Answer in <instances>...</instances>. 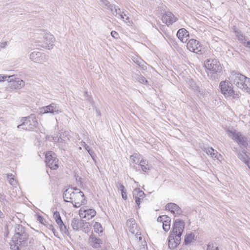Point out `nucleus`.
I'll return each mask as SVG.
<instances>
[{
	"instance_id": "obj_1",
	"label": "nucleus",
	"mask_w": 250,
	"mask_h": 250,
	"mask_svg": "<svg viewBox=\"0 0 250 250\" xmlns=\"http://www.w3.org/2000/svg\"><path fill=\"white\" fill-rule=\"evenodd\" d=\"M33 34L32 42L34 45L48 50L53 48L55 41V38L53 35L44 30H36Z\"/></svg>"
},
{
	"instance_id": "obj_2",
	"label": "nucleus",
	"mask_w": 250,
	"mask_h": 250,
	"mask_svg": "<svg viewBox=\"0 0 250 250\" xmlns=\"http://www.w3.org/2000/svg\"><path fill=\"white\" fill-rule=\"evenodd\" d=\"M28 234L25 229L21 225H16L15 226V234L9 243L10 248L13 250H18L27 244Z\"/></svg>"
},
{
	"instance_id": "obj_3",
	"label": "nucleus",
	"mask_w": 250,
	"mask_h": 250,
	"mask_svg": "<svg viewBox=\"0 0 250 250\" xmlns=\"http://www.w3.org/2000/svg\"><path fill=\"white\" fill-rule=\"evenodd\" d=\"M229 80L238 88L250 94V78L239 73L232 71L229 76Z\"/></svg>"
},
{
	"instance_id": "obj_4",
	"label": "nucleus",
	"mask_w": 250,
	"mask_h": 250,
	"mask_svg": "<svg viewBox=\"0 0 250 250\" xmlns=\"http://www.w3.org/2000/svg\"><path fill=\"white\" fill-rule=\"evenodd\" d=\"M206 67L210 72L208 76L212 80L219 79V76L222 72V66L220 62L215 59H209L205 62Z\"/></svg>"
},
{
	"instance_id": "obj_5",
	"label": "nucleus",
	"mask_w": 250,
	"mask_h": 250,
	"mask_svg": "<svg viewBox=\"0 0 250 250\" xmlns=\"http://www.w3.org/2000/svg\"><path fill=\"white\" fill-rule=\"evenodd\" d=\"M226 132L228 136L237 143L241 147H247L248 145L247 138L241 132H238L234 129H227Z\"/></svg>"
},
{
	"instance_id": "obj_6",
	"label": "nucleus",
	"mask_w": 250,
	"mask_h": 250,
	"mask_svg": "<svg viewBox=\"0 0 250 250\" xmlns=\"http://www.w3.org/2000/svg\"><path fill=\"white\" fill-rule=\"evenodd\" d=\"M232 84H233L230 81H222L220 83L221 92L225 97L235 98L237 96L238 94L233 90Z\"/></svg>"
},
{
	"instance_id": "obj_7",
	"label": "nucleus",
	"mask_w": 250,
	"mask_h": 250,
	"mask_svg": "<svg viewBox=\"0 0 250 250\" xmlns=\"http://www.w3.org/2000/svg\"><path fill=\"white\" fill-rule=\"evenodd\" d=\"M45 162L47 166L51 169H56L59 167V160L56 154L52 151L46 152Z\"/></svg>"
},
{
	"instance_id": "obj_8",
	"label": "nucleus",
	"mask_w": 250,
	"mask_h": 250,
	"mask_svg": "<svg viewBox=\"0 0 250 250\" xmlns=\"http://www.w3.org/2000/svg\"><path fill=\"white\" fill-rule=\"evenodd\" d=\"M75 208H79L86 203L84 195L82 191L74 192V195L72 197V202H70Z\"/></svg>"
},
{
	"instance_id": "obj_9",
	"label": "nucleus",
	"mask_w": 250,
	"mask_h": 250,
	"mask_svg": "<svg viewBox=\"0 0 250 250\" xmlns=\"http://www.w3.org/2000/svg\"><path fill=\"white\" fill-rule=\"evenodd\" d=\"M62 110L55 103H51L49 105L43 106L40 108V114L51 113L53 115L58 114L61 113Z\"/></svg>"
},
{
	"instance_id": "obj_10",
	"label": "nucleus",
	"mask_w": 250,
	"mask_h": 250,
	"mask_svg": "<svg viewBox=\"0 0 250 250\" xmlns=\"http://www.w3.org/2000/svg\"><path fill=\"white\" fill-rule=\"evenodd\" d=\"M181 236L170 233L168 237V247L170 250H175L180 244Z\"/></svg>"
},
{
	"instance_id": "obj_11",
	"label": "nucleus",
	"mask_w": 250,
	"mask_h": 250,
	"mask_svg": "<svg viewBox=\"0 0 250 250\" xmlns=\"http://www.w3.org/2000/svg\"><path fill=\"white\" fill-rule=\"evenodd\" d=\"M184 228V221L179 219H176L173 225L172 230L170 233L181 236Z\"/></svg>"
},
{
	"instance_id": "obj_12",
	"label": "nucleus",
	"mask_w": 250,
	"mask_h": 250,
	"mask_svg": "<svg viewBox=\"0 0 250 250\" xmlns=\"http://www.w3.org/2000/svg\"><path fill=\"white\" fill-rule=\"evenodd\" d=\"M48 59V56L43 53L36 51L32 52V61L35 62L43 63L46 62Z\"/></svg>"
},
{
	"instance_id": "obj_13",
	"label": "nucleus",
	"mask_w": 250,
	"mask_h": 250,
	"mask_svg": "<svg viewBox=\"0 0 250 250\" xmlns=\"http://www.w3.org/2000/svg\"><path fill=\"white\" fill-rule=\"evenodd\" d=\"M187 46L190 51L193 52L198 53L201 50V46L199 42L195 39H192L189 40Z\"/></svg>"
},
{
	"instance_id": "obj_14",
	"label": "nucleus",
	"mask_w": 250,
	"mask_h": 250,
	"mask_svg": "<svg viewBox=\"0 0 250 250\" xmlns=\"http://www.w3.org/2000/svg\"><path fill=\"white\" fill-rule=\"evenodd\" d=\"M162 20L164 23L169 26L176 21L177 19L171 12L167 11L163 15Z\"/></svg>"
},
{
	"instance_id": "obj_15",
	"label": "nucleus",
	"mask_w": 250,
	"mask_h": 250,
	"mask_svg": "<svg viewBox=\"0 0 250 250\" xmlns=\"http://www.w3.org/2000/svg\"><path fill=\"white\" fill-rule=\"evenodd\" d=\"M126 226L128 228L129 231L133 234L135 235H140V233L137 229V225L135 220L133 218H131L127 220Z\"/></svg>"
},
{
	"instance_id": "obj_16",
	"label": "nucleus",
	"mask_w": 250,
	"mask_h": 250,
	"mask_svg": "<svg viewBox=\"0 0 250 250\" xmlns=\"http://www.w3.org/2000/svg\"><path fill=\"white\" fill-rule=\"evenodd\" d=\"M8 82L9 83L10 88L13 90L20 89L24 85L23 81L19 78H15V79L14 80L12 77L11 78Z\"/></svg>"
},
{
	"instance_id": "obj_17",
	"label": "nucleus",
	"mask_w": 250,
	"mask_h": 250,
	"mask_svg": "<svg viewBox=\"0 0 250 250\" xmlns=\"http://www.w3.org/2000/svg\"><path fill=\"white\" fill-rule=\"evenodd\" d=\"M166 209L170 211L173 214L181 215L182 213L181 208L176 204L169 203L166 206Z\"/></svg>"
},
{
	"instance_id": "obj_18",
	"label": "nucleus",
	"mask_w": 250,
	"mask_h": 250,
	"mask_svg": "<svg viewBox=\"0 0 250 250\" xmlns=\"http://www.w3.org/2000/svg\"><path fill=\"white\" fill-rule=\"evenodd\" d=\"M89 243L94 248L98 249L103 244V241L92 233L89 238Z\"/></svg>"
},
{
	"instance_id": "obj_19",
	"label": "nucleus",
	"mask_w": 250,
	"mask_h": 250,
	"mask_svg": "<svg viewBox=\"0 0 250 250\" xmlns=\"http://www.w3.org/2000/svg\"><path fill=\"white\" fill-rule=\"evenodd\" d=\"M21 122L22 123L17 126L18 128L29 131L31 129V123L29 120V116L22 118Z\"/></svg>"
},
{
	"instance_id": "obj_20",
	"label": "nucleus",
	"mask_w": 250,
	"mask_h": 250,
	"mask_svg": "<svg viewBox=\"0 0 250 250\" xmlns=\"http://www.w3.org/2000/svg\"><path fill=\"white\" fill-rule=\"evenodd\" d=\"M176 35L182 42H186L189 37V33L185 28H181L178 30Z\"/></svg>"
},
{
	"instance_id": "obj_21",
	"label": "nucleus",
	"mask_w": 250,
	"mask_h": 250,
	"mask_svg": "<svg viewBox=\"0 0 250 250\" xmlns=\"http://www.w3.org/2000/svg\"><path fill=\"white\" fill-rule=\"evenodd\" d=\"M85 223L83 220H79L78 219L73 218L71 221V226L75 230H78L80 228L83 227Z\"/></svg>"
},
{
	"instance_id": "obj_22",
	"label": "nucleus",
	"mask_w": 250,
	"mask_h": 250,
	"mask_svg": "<svg viewBox=\"0 0 250 250\" xmlns=\"http://www.w3.org/2000/svg\"><path fill=\"white\" fill-rule=\"evenodd\" d=\"M74 191L72 189H66L63 193V198L65 202H72V197L74 195Z\"/></svg>"
},
{
	"instance_id": "obj_23",
	"label": "nucleus",
	"mask_w": 250,
	"mask_h": 250,
	"mask_svg": "<svg viewBox=\"0 0 250 250\" xmlns=\"http://www.w3.org/2000/svg\"><path fill=\"white\" fill-rule=\"evenodd\" d=\"M237 156L250 168V158L246 154L245 150H243L241 153H238Z\"/></svg>"
},
{
	"instance_id": "obj_24",
	"label": "nucleus",
	"mask_w": 250,
	"mask_h": 250,
	"mask_svg": "<svg viewBox=\"0 0 250 250\" xmlns=\"http://www.w3.org/2000/svg\"><path fill=\"white\" fill-rule=\"evenodd\" d=\"M110 11L115 17L121 19H124V16L123 15L124 12H122L120 8H117L115 5L111 6Z\"/></svg>"
},
{
	"instance_id": "obj_25",
	"label": "nucleus",
	"mask_w": 250,
	"mask_h": 250,
	"mask_svg": "<svg viewBox=\"0 0 250 250\" xmlns=\"http://www.w3.org/2000/svg\"><path fill=\"white\" fill-rule=\"evenodd\" d=\"M83 213H84L83 215V213H80V216H83V218H87V220H90L92 217H94L96 214V211L93 209H88L84 210Z\"/></svg>"
},
{
	"instance_id": "obj_26",
	"label": "nucleus",
	"mask_w": 250,
	"mask_h": 250,
	"mask_svg": "<svg viewBox=\"0 0 250 250\" xmlns=\"http://www.w3.org/2000/svg\"><path fill=\"white\" fill-rule=\"evenodd\" d=\"M32 114V135H33V132H36L37 133H39L41 131V125L38 122V120L35 117H33ZM34 135H35L34 134Z\"/></svg>"
},
{
	"instance_id": "obj_27",
	"label": "nucleus",
	"mask_w": 250,
	"mask_h": 250,
	"mask_svg": "<svg viewBox=\"0 0 250 250\" xmlns=\"http://www.w3.org/2000/svg\"><path fill=\"white\" fill-rule=\"evenodd\" d=\"M58 225L60 230L62 233L66 235V236H70V233L68 231V228L63 223V221H62V223H59L57 224Z\"/></svg>"
},
{
	"instance_id": "obj_28",
	"label": "nucleus",
	"mask_w": 250,
	"mask_h": 250,
	"mask_svg": "<svg viewBox=\"0 0 250 250\" xmlns=\"http://www.w3.org/2000/svg\"><path fill=\"white\" fill-rule=\"evenodd\" d=\"M205 151L208 155H210L211 158H217L218 152L216 150L213 149L212 147H210L205 148Z\"/></svg>"
},
{
	"instance_id": "obj_29",
	"label": "nucleus",
	"mask_w": 250,
	"mask_h": 250,
	"mask_svg": "<svg viewBox=\"0 0 250 250\" xmlns=\"http://www.w3.org/2000/svg\"><path fill=\"white\" fill-rule=\"evenodd\" d=\"M193 240H195V235L193 233H190L186 234L184 239V244L185 245H188L190 244Z\"/></svg>"
},
{
	"instance_id": "obj_30",
	"label": "nucleus",
	"mask_w": 250,
	"mask_h": 250,
	"mask_svg": "<svg viewBox=\"0 0 250 250\" xmlns=\"http://www.w3.org/2000/svg\"><path fill=\"white\" fill-rule=\"evenodd\" d=\"M7 179L9 184L12 186L16 187L18 184L16 179H15L14 176L11 173H8L7 174Z\"/></svg>"
},
{
	"instance_id": "obj_31",
	"label": "nucleus",
	"mask_w": 250,
	"mask_h": 250,
	"mask_svg": "<svg viewBox=\"0 0 250 250\" xmlns=\"http://www.w3.org/2000/svg\"><path fill=\"white\" fill-rule=\"evenodd\" d=\"M139 165L142 168V170L144 172H146L149 169V167L148 165V161L146 160H142L139 163Z\"/></svg>"
},
{
	"instance_id": "obj_32",
	"label": "nucleus",
	"mask_w": 250,
	"mask_h": 250,
	"mask_svg": "<svg viewBox=\"0 0 250 250\" xmlns=\"http://www.w3.org/2000/svg\"><path fill=\"white\" fill-rule=\"evenodd\" d=\"M133 196H138L143 199L146 195L143 191L140 190L139 188H136L133 191Z\"/></svg>"
},
{
	"instance_id": "obj_33",
	"label": "nucleus",
	"mask_w": 250,
	"mask_h": 250,
	"mask_svg": "<svg viewBox=\"0 0 250 250\" xmlns=\"http://www.w3.org/2000/svg\"><path fill=\"white\" fill-rule=\"evenodd\" d=\"M94 229L96 233H102L103 232V229L101 224L96 222L93 226Z\"/></svg>"
},
{
	"instance_id": "obj_34",
	"label": "nucleus",
	"mask_w": 250,
	"mask_h": 250,
	"mask_svg": "<svg viewBox=\"0 0 250 250\" xmlns=\"http://www.w3.org/2000/svg\"><path fill=\"white\" fill-rule=\"evenodd\" d=\"M101 4L103 7L110 10L113 4H111L107 0H100Z\"/></svg>"
},
{
	"instance_id": "obj_35",
	"label": "nucleus",
	"mask_w": 250,
	"mask_h": 250,
	"mask_svg": "<svg viewBox=\"0 0 250 250\" xmlns=\"http://www.w3.org/2000/svg\"><path fill=\"white\" fill-rule=\"evenodd\" d=\"M170 217L169 218L168 220L165 221L163 223V229L165 231H167L170 229Z\"/></svg>"
},
{
	"instance_id": "obj_36",
	"label": "nucleus",
	"mask_w": 250,
	"mask_h": 250,
	"mask_svg": "<svg viewBox=\"0 0 250 250\" xmlns=\"http://www.w3.org/2000/svg\"><path fill=\"white\" fill-rule=\"evenodd\" d=\"M53 217L55 219L57 224H59V223H62V219L59 212L58 211H56L53 213Z\"/></svg>"
},
{
	"instance_id": "obj_37",
	"label": "nucleus",
	"mask_w": 250,
	"mask_h": 250,
	"mask_svg": "<svg viewBox=\"0 0 250 250\" xmlns=\"http://www.w3.org/2000/svg\"><path fill=\"white\" fill-rule=\"evenodd\" d=\"M235 33H237V37L238 40L241 41L242 43L243 44H245V41H246V37L242 34L240 31H235Z\"/></svg>"
},
{
	"instance_id": "obj_38",
	"label": "nucleus",
	"mask_w": 250,
	"mask_h": 250,
	"mask_svg": "<svg viewBox=\"0 0 250 250\" xmlns=\"http://www.w3.org/2000/svg\"><path fill=\"white\" fill-rule=\"evenodd\" d=\"M35 216L36 217L37 220L42 224L43 225L45 223H46V221L44 218L39 213H36Z\"/></svg>"
},
{
	"instance_id": "obj_39",
	"label": "nucleus",
	"mask_w": 250,
	"mask_h": 250,
	"mask_svg": "<svg viewBox=\"0 0 250 250\" xmlns=\"http://www.w3.org/2000/svg\"><path fill=\"white\" fill-rule=\"evenodd\" d=\"M207 250H220L219 248L216 245H214L212 243H209L207 246Z\"/></svg>"
},
{
	"instance_id": "obj_40",
	"label": "nucleus",
	"mask_w": 250,
	"mask_h": 250,
	"mask_svg": "<svg viewBox=\"0 0 250 250\" xmlns=\"http://www.w3.org/2000/svg\"><path fill=\"white\" fill-rule=\"evenodd\" d=\"M137 80L141 83L146 84L147 83V81L146 79L143 76L138 75L137 78Z\"/></svg>"
},
{
	"instance_id": "obj_41",
	"label": "nucleus",
	"mask_w": 250,
	"mask_h": 250,
	"mask_svg": "<svg viewBox=\"0 0 250 250\" xmlns=\"http://www.w3.org/2000/svg\"><path fill=\"white\" fill-rule=\"evenodd\" d=\"M169 217L167 215L160 216L157 218V221L163 223L166 220H168Z\"/></svg>"
},
{
	"instance_id": "obj_42",
	"label": "nucleus",
	"mask_w": 250,
	"mask_h": 250,
	"mask_svg": "<svg viewBox=\"0 0 250 250\" xmlns=\"http://www.w3.org/2000/svg\"><path fill=\"white\" fill-rule=\"evenodd\" d=\"M14 76H6V75H2L0 74V82H4L5 81H9V80L13 77Z\"/></svg>"
},
{
	"instance_id": "obj_43",
	"label": "nucleus",
	"mask_w": 250,
	"mask_h": 250,
	"mask_svg": "<svg viewBox=\"0 0 250 250\" xmlns=\"http://www.w3.org/2000/svg\"><path fill=\"white\" fill-rule=\"evenodd\" d=\"M61 136L62 135L60 134V136L57 135L56 136H54L53 137V140L55 142H62L64 140L62 138Z\"/></svg>"
},
{
	"instance_id": "obj_44",
	"label": "nucleus",
	"mask_w": 250,
	"mask_h": 250,
	"mask_svg": "<svg viewBox=\"0 0 250 250\" xmlns=\"http://www.w3.org/2000/svg\"><path fill=\"white\" fill-rule=\"evenodd\" d=\"M84 96L85 97L86 100L90 104H93V101L92 98L88 95V92L85 91L84 92Z\"/></svg>"
},
{
	"instance_id": "obj_45",
	"label": "nucleus",
	"mask_w": 250,
	"mask_h": 250,
	"mask_svg": "<svg viewBox=\"0 0 250 250\" xmlns=\"http://www.w3.org/2000/svg\"><path fill=\"white\" fill-rule=\"evenodd\" d=\"M133 198L135 199V202L138 206V208H140V205L141 204V202H142L141 200H143V199H142L141 198L136 196H133Z\"/></svg>"
},
{
	"instance_id": "obj_46",
	"label": "nucleus",
	"mask_w": 250,
	"mask_h": 250,
	"mask_svg": "<svg viewBox=\"0 0 250 250\" xmlns=\"http://www.w3.org/2000/svg\"><path fill=\"white\" fill-rule=\"evenodd\" d=\"M135 62L138 65H139L140 67H141L143 69L145 70L146 68V65H145L144 64H142V63H144V62L142 60H141V61L137 60Z\"/></svg>"
},
{
	"instance_id": "obj_47",
	"label": "nucleus",
	"mask_w": 250,
	"mask_h": 250,
	"mask_svg": "<svg viewBox=\"0 0 250 250\" xmlns=\"http://www.w3.org/2000/svg\"><path fill=\"white\" fill-rule=\"evenodd\" d=\"M111 35L113 38L115 39H117L119 38V34L115 31H112L111 32Z\"/></svg>"
},
{
	"instance_id": "obj_48",
	"label": "nucleus",
	"mask_w": 250,
	"mask_h": 250,
	"mask_svg": "<svg viewBox=\"0 0 250 250\" xmlns=\"http://www.w3.org/2000/svg\"><path fill=\"white\" fill-rule=\"evenodd\" d=\"M117 188H118V189L120 190L121 191L125 190L124 186L121 183H118L117 184Z\"/></svg>"
},
{
	"instance_id": "obj_49",
	"label": "nucleus",
	"mask_w": 250,
	"mask_h": 250,
	"mask_svg": "<svg viewBox=\"0 0 250 250\" xmlns=\"http://www.w3.org/2000/svg\"><path fill=\"white\" fill-rule=\"evenodd\" d=\"M43 225H44L45 226H46V227L49 229H50L51 230L52 229H53V228H54L52 224H49L48 223V222H46V223H45Z\"/></svg>"
},
{
	"instance_id": "obj_50",
	"label": "nucleus",
	"mask_w": 250,
	"mask_h": 250,
	"mask_svg": "<svg viewBox=\"0 0 250 250\" xmlns=\"http://www.w3.org/2000/svg\"><path fill=\"white\" fill-rule=\"evenodd\" d=\"M130 159L132 163H137L136 162V159H137V154H133L132 155L130 156Z\"/></svg>"
},
{
	"instance_id": "obj_51",
	"label": "nucleus",
	"mask_w": 250,
	"mask_h": 250,
	"mask_svg": "<svg viewBox=\"0 0 250 250\" xmlns=\"http://www.w3.org/2000/svg\"><path fill=\"white\" fill-rule=\"evenodd\" d=\"M83 144H82V146H83V147H84V148L87 151H89L90 150H91V149L90 148L89 146L84 142H82Z\"/></svg>"
},
{
	"instance_id": "obj_52",
	"label": "nucleus",
	"mask_w": 250,
	"mask_h": 250,
	"mask_svg": "<svg viewBox=\"0 0 250 250\" xmlns=\"http://www.w3.org/2000/svg\"><path fill=\"white\" fill-rule=\"evenodd\" d=\"M88 152L89 153V154H90V155L91 156V157H92L93 160H94V158L96 156V155H95L94 151L91 149L89 151H88Z\"/></svg>"
},
{
	"instance_id": "obj_53",
	"label": "nucleus",
	"mask_w": 250,
	"mask_h": 250,
	"mask_svg": "<svg viewBox=\"0 0 250 250\" xmlns=\"http://www.w3.org/2000/svg\"><path fill=\"white\" fill-rule=\"evenodd\" d=\"M121 193H122V198L125 200H126L127 199V196L126 192H125V191L124 190V191H121Z\"/></svg>"
},
{
	"instance_id": "obj_54",
	"label": "nucleus",
	"mask_w": 250,
	"mask_h": 250,
	"mask_svg": "<svg viewBox=\"0 0 250 250\" xmlns=\"http://www.w3.org/2000/svg\"><path fill=\"white\" fill-rule=\"evenodd\" d=\"M54 235L59 238H60V237L59 236V233L56 230V229H54V228H53V229H51Z\"/></svg>"
},
{
	"instance_id": "obj_55",
	"label": "nucleus",
	"mask_w": 250,
	"mask_h": 250,
	"mask_svg": "<svg viewBox=\"0 0 250 250\" xmlns=\"http://www.w3.org/2000/svg\"><path fill=\"white\" fill-rule=\"evenodd\" d=\"M7 45V42H4L0 43V48H4Z\"/></svg>"
},
{
	"instance_id": "obj_56",
	"label": "nucleus",
	"mask_w": 250,
	"mask_h": 250,
	"mask_svg": "<svg viewBox=\"0 0 250 250\" xmlns=\"http://www.w3.org/2000/svg\"><path fill=\"white\" fill-rule=\"evenodd\" d=\"M244 45L246 47L250 48V41H245V44H244Z\"/></svg>"
},
{
	"instance_id": "obj_57",
	"label": "nucleus",
	"mask_w": 250,
	"mask_h": 250,
	"mask_svg": "<svg viewBox=\"0 0 250 250\" xmlns=\"http://www.w3.org/2000/svg\"><path fill=\"white\" fill-rule=\"evenodd\" d=\"M71 189H72V191L75 190V191H77V192H78V191H81L79 189H78V188H76V187L71 188Z\"/></svg>"
},
{
	"instance_id": "obj_58",
	"label": "nucleus",
	"mask_w": 250,
	"mask_h": 250,
	"mask_svg": "<svg viewBox=\"0 0 250 250\" xmlns=\"http://www.w3.org/2000/svg\"><path fill=\"white\" fill-rule=\"evenodd\" d=\"M166 26L165 25H161L160 27V28L161 30H163L165 28Z\"/></svg>"
},
{
	"instance_id": "obj_59",
	"label": "nucleus",
	"mask_w": 250,
	"mask_h": 250,
	"mask_svg": "<svg viewBox=\"0 0 250 250\" xmlns=\"http://www.w3.org/2000/svg\"><path fill=\"white\" fill-rule=\"evenodd\" d=\"M88 227H87L86 228H84V231L85 232H86V230H88Z\"/></svg>"
},
{
	"instance_id": "obj_60",
	"label": "nucleus",
	"mask_w": 250,
	"mask_h": 250,
	"mask_svg": "<svg viewBox=\"0 0 250 250\" xmlns=\"http://www.w3.org/2000/svg\"><path fill=\"white\" fill-rule=\"evenodd\" d=\"M141 239H142V237L140 236V237H139V240H141Z\"/></svg>"
}]
</instances>
